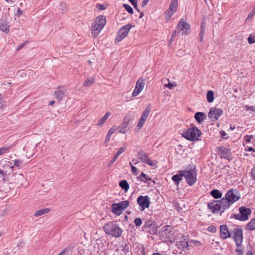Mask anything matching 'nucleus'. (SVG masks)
<instances>
[{
  "instance_id": "f257e3e1",
  "label": "nucleus",
  "mask_w": 255,
  "mask_h": 255,
  "mask_svg": "<svg viewBox=\"0 0 255 255\" xmlns=\"http://www.w3.org/2000/svg\"><path fill=\"white\" fill-rule=\"evenodd\" d=\"M107 22L105 17H96L91 27L93 37L96 38L99 35Z\"/></svg>"
},
{
  "instance_id": "f03ea898",
  "label": "nucleus",
  "mask_w": 255,
  "mask_h": 255,
  "mask_svg": "<svg viewBox=\"0 0 255 255\" xmlns=\"http://www.w3.org/2000/svg\"><path fill=\"white\" fill-rule=\"evenodd\" d=\"M240 198V195L237 190L230 189L226 193L225 198H222L224 206L228 209L231 205L238 201Z\"/></svg>"
},
{
  "instance_id": "7ed1b4c3",
  "label": "nucleus",
  "mask_w": 255,
  "mask_h": 255,
  "mask_svg": "<svg viewBox=\"0 0 255 255\" xmlns=\"http://www.w3.org/2000/svg\"><path fill=\"white\" fill-rule=\"evenodd\" d=\"M104 229L106 234L116 238L120 237L122 233L121 229L114 222L106 224L104 226Z\"/></svg>"
},
{
  "instance_id": "20e7f679",
  "label": "nucleus",
  "mask_w": 255,
  "mask_h": 255,
  "mask_svg": "<svg viewBox=\"0 0 255 255\" xmlns=\"http://www.w3.org/2000/svg\"><path fill=\"white\" fill-rule=\"evenodd\" d=\"M201 133L200 130L196 127H192L189 128L186 131L184 132L182 135L188 140L195 141L198 139Z\"/></svg>"
},
{
  "instance_id": "39448f33",
  "label": "nucleus",
  "mask_w": 255,
  "mask_h": 255,
  "mask_svg": "<svg viewBox=\"0 0 255 255\" xmlns=\"http://www.w3.org/2000/svg\"><path fill=\"white\" fill-rule=\"evenodd\" d=\"M224 205L222 199L220 200H215L211 203H208V206L212 212H219L220 215H221L225 210L227 209Z\"/></svg>"
},
{
  "instance_id": "423d86ee",
  "label": "nucleus",
  "mask_w": 255,
  "mask_h": 255,
  "mask_svg": "<svg viewBox=\"0 0 255 255\" xmlns=\"http://www.w3.org/2000/svg\"><path fill=\"white\" fill-rule=\"evenodd\" d=\"M131 27V25L129 23L121 27L118 32L117 37L115 39L116 42H120L126 38L128 36Z\"/></svg>"
},
{
  "instance_id": "0eeeda50",
  "label": "nucleus",
  "mask_w": 255,
  "mask_h": 255,
  "mask_svg": "<svg viewBox=\"0 0 255 255\" xmlns=\"http://www.w3.org/2000/svg\"><path fill=\"white\" fill-rule=\"evenodd\" d=\"M183 175L189 185H192L195 183L197 172L195 168L183 171Z\"/></svg>"
},
{
  "instance_id": "6e6552de",
  "label": "nucleus",
  "mask_w": 255,
  "mask_h": 255,
  "mask_svg": "<svg viewBox=\"0 0 255 255\" xmlns=\"http://www.w3.org/2000/svg\"><path fill=\"white\" fill-rule=\"evenodd\" d=\"M129 205L128 201H124L119 203L114 204L112 206V211L117 215H120L122 214L124 210Z\"/></svg>"
},
{
  "instance_id": "1a4fd4ad",
  "label": "nucleus",
  "mask_w": 255,
  "mask_h": 255,
  "mask_svg": "<svg viewBox=\"0 0 255 255\" xmlns=\"http://www.w3.org/2000/svg\"><path fill=\"white\" fill-rule=\"evenodd\" d=\"M239 214L234 215L235 219L240 221H246L248 220L249 216L251 214V210L245 207H241L239 208Z\"/></svg>"
},
{
  "instance_id": "9d476101",
  "label": "nucleus",
  "mask_w": 255,
  "mask_h": 255,
  "mask_svg": "<svg viewBox=\"0 0 255 255\" xmlns=\"http://www.w3.org/2000/svg\"><path fill=\"white\" fill-rule=\"evenodd\" d=\"M137 157L142 162L147 164L150 166H155L157 162L156 160H151L147 154L143 151H140L137 154Z\"/></svg>"
},
{
  "instance_id": "9b49d317",
  "label": "nucleus",
  "mask_w": 255,
  "mask_h": 255,
  "mask_svg": "<svg viewBox=\"0 0 255 255\" xmlns=\"http://www.w3.org/2000/svg\"><path fill=\"white\" fill-rule=\"evenodd\" d=\"M190 29V24L184 19H181L177 26V30L181 34H188Z\"/></svg>"
},
{
  "instance_id": "f8f14e48",
  "label": "nucleus",
  "mask_w": 255,
  "mask_h": 255,
  "mask_svg": "<svg viewBox=\"0 0 255 255\" xmlns=\"http://www.w3.org/2000/svg\"><path fill=\"white\" fill-rule=\"evenodd\" d=\"M137 202L141 211L148 208L150 205V198L148 196H139L137 199Z\"/></svg>"
},
{
  "instance_id": "ddd939ff",
  "label": "nucleus",
  "mask_w": 255,
  "mask_h": 255,
  "mask_svg": "<svg viewBox=\"0 0 255 255\" xmlns=\"http://www.w3.org/2000/svg\"><path fill=\"white\" fill-rule=\"evenodd\" d=\"M223 113V111L221 109L213 107L210 110L208 117L212 121H215L219 119Z\"/></svg>"
},
{
  "instance_id": "4468645a",
  "label": "nucleus",
  "mask_w": 255,
  "mask_h": 255,
  "mask_svg": "<svg viewBox=\"0 0 255 255\" xmlns=\"http://www.w3.org/2000/svg\"><path fill=\"white\" fill-rule=\"evenodd\" d=\"M150 110L151 107L149 105L146 107L144 112L142 114L141 117L137 123V128L139 129H141L143 126L146 120V119L150 113Z\"/></svg>"
},
{
  "instance_id": "2eb2a0df",
  "label": "nucleus",
  "mask_w": 255,
  "mask_h": 255,
  "mask_svg": "<svg viewBox=\"0 0 255 255\" xmlns=\"http://www.w3.org/2000/svg\"><path fill=\"white\" fill-rule=\"evenodd\" d=\"M10 20H12V18H8L7 17H4L0 20V29L3 32L8 33L9 31Z\"/></svg>"
},
{
  "instance_id": "dca6fc26",
  "label": "nucleus",
  "mask_w": 255,
  "mask_h": 255,
  "mask_svg": "<svg viewBox=\"0 0 255 255\" xmlns=\"http://www.w3.org/2000/svg\"><path fill=\"white\" fill-rule=\"evenodd\" d=\"M145 85L144 80L139 78L136 82L135 89L133 91L132 96H137L143 89Z\"/></svg>"
},
{
  "instance_id": "f3484780",
  "label": "nucleus",
  "mask_w": 255,
  "mask_h": 255,
  "mask_svg": "<svg viewBox=\"0 0 255 255\" xmlns=\"http://www.w3.org/2000/svg\"><path fill=\"white\" fill-rule=\"evenodd\" d=\"M234 238L236 245H241L243 241V231L239 228L235 229Z\"/></svg>"
},
{
  "instance_id": "a211bd4d",
  "label": "nucleus",
  "mask_w": 255,
  "mask_h": 255,
  "mask_svg": "<svg viewBox=\"0 0 255 255\" xmlns=\"http://www.w3.org/2000/svg\"><path fill=\"white\" fill-rule=\"evenodd\" d=\"M220 236L223 239H226L230 237V233L227 225L220 226Z\"/></svg>"
},
{
  "instance_id": "6ab92c4d",
  "label": "nucleus",
  "mask_w": 255,
  "mask_h": 255,
  "mask_svg": "<svg viewBox=\"0 0 255 255\" xmlns=\"http://www.w3.org/2000/svg\"><path fill=\"white\" fill-rule=\"evenodd\" d=\"M25 180V179L22 174L19 173L14 175V183L16 184L18 187L23 185V181Z\"/></svg>"
},
{
  "instance_id": "aec40b11",
  "label": "nucleus",
  "mask_w": 255,
  "mask_h": 255,
  "mask_svg": "<svg viewBox=\"0 0 255 255\" xmlns=\"http://www.w3.org/2000/svg\"><path fill=\"white\" fill-rule=\"evenodd\" d=\"M178 6V0H171L168 9L169 15H173L176 11Z\"/></svg>"
},
{
  "instance_id": "412c9836",
  "label": "nucleus",
  "mask_w": 255,
  "mask_h": 255,
  "mask_svg": "<svg viewBox=\"0 0 255 255\" xmlns=\"http://www.w3.org/2000/svg\"><path fill=\"white\" fill-rule=\"evenodd\" d=\"M194 118L198 123H202L206 119V115L202 112H197L195 114Z\"/></svg>"
},
{
  "instance_id": "4be33fe9",
  "label": "nucleus",
  "mask_w": 255,
  "mask_h": 255,
  "mask_svg": "<svg viewBox=\"0 0 255 255\" xmlns=\"http://www.w3.org/2000/svg\"><path fill=\"white\" fill-rule=\"evenodd\" d=\"M111 115V113L110 112H107L105 115L98 121L97 125L100 127L103 126L106 123V121Z\"/></svg>"
},
{
  "instance_id": "5701e85b",
  "label": "nucleus",
  "mask_w": 255,
  "mask_h": 255,
  "mask_svg": "<svg viewBox=\"0 0 255 255\" xmlns=\"http://www.w3.org/2000/svg\"><path fill=\"white\" fill-rule=\"evenodd\" d=\"M176 246L179 249L183 250L188 247V243L185 240L177 241L176 243Z\"/></svg>"
},
{
  "instance_id": "b1692460",
  "label": "nucleus",
  "mask_w": 255,
  "mask_h": 255,
  "mask_svg": "<svg viewBox=\"0 0 255 255\" xmlns=\"http://www.w3.org/2000/svg\"><path fill=\"white\" fill-rule=\"evenodd\" d=\"M170 229L171 228L169 226H164L161 228L160 230V232L161 235L163 236H165L166 238L170 237Z\"/></svg>"
},
{
  "instance_id": "393cba45",
  "label": "nucleus",
  "mask_w": 255,
  "mask_h": 255,
  "mask_svg": "<svg viewBox=\"0 0 255 255\" xmlns=\"http://www.w3.org/2000/svg\"><path fill=\"white\" fill-rule=\"evenodd\" d=\"M50 210L49 208H44V209L37 210L35 212V213L34 214V216L35 217H38V216L47 214L50 212Z\"/></svg>"
},
{
  "instance_id": "a878e982",
  "label": "nucleus",
  "mask_w": 255,
  "mask_h": 255,
  "mask_svg": "<svg viewBox=\"0 0 255 255\" xmlns=\"http://www.w3.org/2000/svg\"><path fill=\"white\" fill-rule=\"evenodd\" d=\"M61 88H63L62 86H59L57 89H59ZM55 94L57 98L61 101L64 96V92L61 90H58L55 92Z\"/></svg>"
},
{
  "instance_id": "bb28decb",
  "label": "nucleus",
  "mask_w": 255,
  "mask_h": 255,
  "mask_svg": "<svg viewBox=\"0 0 255 255\" xmlns=\"http://www.w3.org/2000/svg\"><path fill=\"white\" fill-rule=\"evenodd\" d=\"M116 130L115 128H112L108 130L105 140L106 144L109 142L112 135L116 131Z\"/></svg>"
},
{
  "instance_id": "cd10ccee",
  "label": "nucleus",
  "mask_w": 255,
  "mask_h": 255,
  "mask_svg": "<svg viewBox=\"0 0 255 255\" xmlns=\"http://www.w3.org/2000/svg\"><path fill=\"white\" fill-rule=\"evenodd\" d=\"M118 129L119 132L126 133L128 131V125L122 123V124L119 126Z\"/></svg>"
},
{
  "instance_id": "c85d7f7f",
  "label": "nucleus",
  "mask_w": 255,
  "mask_h": 255,
  "mask_svg": "<svg viewBox=\"0 0 255 255\" xmlns=\"http://www.w3.org/2000/svg\"><path fill=\"white\" fill-rule=\"evenodd\" d=\"M205 28L206 24L204 22H203L201 26V31L199 34V39L200 41H202L203 40L204 35L205 33Z\"/></svg>"
},
{
  "instance_id": "c756f323",
  "label": "nucleus",
  "mask_w": 255,
  "mask_h": 255,
  "mask_svg": "<svg viewBox=\"0 0 255 255\" xmlns=\"http://www.w3.org/2000/svg\"><path fill=\"white\" fill-rule=\"evenodd\" d=\"M182 176H184L183 172L180 174H177L173 175L172 177V179L176 183V184L178 185L179 183V182L182 180Z\"/></svg>"
},
{
  "instance_id": "7c9ffc66",
  "label": "nucleus",
  "mask_w": 255,
  "mask_h": 255,
  "mask_svg": "<svg viewBox=\"0 0 255 255\" xmlns=\"http://www.w3.org/2000/svg\"><path fill=\"white\" fill-rule=\"evenodd\" d=\"M95 82L94 78H88L83 83V86L87 87L94 84Z\"/></svg>"
},
{
  "instance_id": "2f4dec72",
  "label": "nucleus",
  "mask_w": 255,
  "mask_h": 255,
  "mask_svg": "<svg viewBox=\"0 0 255 255\" xmlns=\"http://www.w3.org/2000/svg\"><path fill=\"white\" fill-rule=\"evenodd\" d=\"M211 195L215 199L222 197V194L218 190L214 189L211 192Z\"/></svg>"
},
{
  "instance_id": "473e14b6",
  "label": "nucleus",
  "mask_w": 255,
  "mask_h": 255,
  "mask_svg": "<svg viewBox=\"0 0 255 255\" xmlns=\"http://www.w3.org/2000/svg\"><path fill=\"white\" fill-rule=\"evenodd\" d=\"M120 186L125 190V191L126 192L128 188H129V185L128 183V182L125 180H122L120 182Z\"/></svg>"
},
{
  "instance_id": "72a5a7b5",
  "label": "nucleus",
  "mask_w": 255,
  "mask_h": 255,
  "mask_svg": "<svg viewBox=\"0 0 255 255\" xmlns=\"http://www.w3.org/2000/svg\"><path fill=\"white\" fill-rule=\"evenodd\" d=\"M207 99L209 103H212L214 100V92L210 90L207 92Z\"/></svg>"
},
{
  "instance_id": "f704fd0d",
  "label": "nucleus",
  "mask_w": 255,
  "mask_h": 255,
  "mask_svg": "<svg viewBox=\"0 0 255 255\" xmlns=\"http://www.w3.org/2000/svg\"><path fill=\"white\" fill-rule=\"evenodd\" d=\"M72 252V249L71 247H69L63 249L58 255H68L69 253H71Z\"/></svg>"
},
{
  "instance_id": "c9c22d12",
  "label": "nucleus",
  "mask_w": 255,
  "mask_h": 255,
  "mask_svg": "<svg viewBox=\"0 0 255 255\" xmlns=\"http://www.w3.org/2000/svg\"><path fill=\"white\" fill-rule=\"evenodd\" d=\"M248 228L250 230H254L255 229V219H253L247 225Z\"/></svg>"
},
{
  "instance_id": "e433bc0d",
  "label": "nucleus",
  "mask_w": 255,
  "mask_h": 255,
  "mask_svg": "<svg viewBox=\"0 0 255 255\" xmlns=\"http://www.w3.org/2000/svg\"><path fill=\"white\" fill-rule=\"evenodd\" d=\"M126 149V147L125 146L123 147H121L119 148L118 151L115 154V156L118 158V157L123 153Z\"/></svg>"
},
{
  "instance_id": "4c0bfd02",
  "label": "nucleus",
  "mask_w": 255,
  "mask_h": 255,
  "mask_svg": "<svg viewBox=\"0 0 255 255\" xmlns=\"http://www.w3.org/2000/svg\"><path fill=\"white\" fill-rule=\"evenodd\" d=\"M11 148V146H3L0 148V155L6 152Z\"/></svg>"
},
{
  "instance_id": "58836bf2",
  "label": "nucleus",
  "mask_w": 255,
  "mask_h": 255,
  "mask_svg": "<svg viewBox=\"0 0 255 255\" xmlns=\"http://www.w3.org/2000/svg\"><path fill=\"white\" fill-rule=\"evenodd\" d=\"M141 180L142 181L146 182L148 180H151L150 178H148L147 176L144 174L143 172H141L140 175Z\"/></svg>"
},
{
  "instance_id": "ea45409f",
  "label": "nucleus",
  "mask_w": 255,
  "mask_h": 255,
  "mask_svg": "<svg viewBox=\"0 0 255 255\" xmlns=\"http://www.w3.org/2000/svg\"><path fill=\"white\" fill-rule=\"evenodd\" d=\"M131 118L130 116L127 115L124 117L122 123L128 125V123L131 121Z\"/></svg>"
},
{
  "instance_id": "a19ab883",
  "label": "nucleus",
  "mask_w": 255,
  "mask_h": 255,
  "mask_svg": "<svg viewBox=\"0 0 255 255\" xmlns=\"http://www.w3.org/2000/svg\"><path fill=\"white\" fill-rule=\"evenodd\" d=\"M237 248L236 249V252L237 253V255H243V251L242 248L240 246V245L237 246Z\"/></svg>"
},
{
  "instance_id": "79ce46f5",
  "label": "nucleus",
  "mask_w": 255,
  "mask_h": 255,
  "mask_svg": "<svg viewBox=\"0 0 255 255\" xmlns=\"http://www.w3.org/2000/svg\"><path fill=\"white\" fill-rule=\"evenodd\" d=\"M124 7L128 12L129 13H130V14L133 13V9L128 4H124Z\"/></svg>"
},
{
  "instance_id": "37998d69",
  "label": "nucleus",
  "mask_w": 255,
  "mask_h": 255,
  "mask_svg": "<svg viewBox=\"0 0 255 255\" xmlns=\"http://www.w3.org/2000/svg\"><path fill=\"white\" fill-rule=\"evenodd\" d=\"M248 41L250 44L255 43V37L252 35H250L248 38Z\"/></svg>"
},
{
  "instance_id": "c03bdc74",
  "label": "nucleus",
  "mask_w": 255,
  "mask_h": 255,
  "mask_svg": "<svg viewBox=\"0 0 255 255\" xmlns=\"http://www.w3.org/2000/svg\"><path fill=\"white\" fill-rule=\"evenodd\" d=\"M134 223L136 226L139 227L142 224L141 219L139 218H137L134 219Z\"/></svg>"
},
{
  "instance_id": "a18cd8bd",
  "label": "nucleus",
  "mask_w": 255,
  "mask_h": 255,
  "mask_svg": "<svg viewBox=\"0 0 255 255\" xmlns=\"http://www.w3.org/2000/svg\"><path fill=\"white\" fill-rule=\"evenodd\" d=\"M22 164V161L20 160H16L14 161V165L18 168H20Z\"/></svg>"
},
{
  "instance_id": "49530a36",
  "label": "nucleus",
  "mask_w": 255,
  "mask_h": 255,
  "mask_svg": "<svg viewBox=\"0 0 255 255\" xmlns=\"http://www.w3.org/2000/svg\"><path fill=\"white\" fill-rule=\"evenodd\" d=\"M208 231L212 233H215L216 231V228L214 226H210L208 228Z\"/></svg>"
},
{
  "instance_id": "de8ad7c7",
  "label": "nucleus",
  "mask_w": 255,
  "mask_h": 255,
  "mask_svg": "<svg viewBox=\"0 0 255 255\" xmlns=\"http://www.w3.org/2000/svg\"><path fill=\"white\" fill-rule=\"evenodd\" d=\"M118 157H116L115 155L113 157V158L112 159V160L110 161L109 163L108 164V167H110L117 159Z\"/></svg>"
},
{
  "instance_id": "09e8293b",
  "label": "nucleus",
  "mask_w": 255,
  "mask_h": 255,
  "mask_svg": "<svg viewBox=\"0 0 255 255\" xmlns=\"http://www.w3.org/2000/svg\"><path fill=\"white\" fill-rule=\"evenodd\" d=\"M165 86L168 87L170 89H172L173 87L176 86V84L169 82L168 84H165Z\"/></svg>"
},
{
  "instance_id": "8fccbe9b",
  "label": "nucleus",
  "mask_w": 255,
  "mask_h": 255,
  "mask_svg": "<svg viewBox=\"0 0 255 255\" xmlns=\"http://www.w3.org/2000/svg\"><path fill=\"white\" fill-rule=\"evenodd\" d=\"M252 178L255 181V166L253 168L251 172Z\"/></svg>"
},
{
  "instance_id": "3c124183",
  "label": "nucleus",
  "mask_w": 255,
  "mask_h": 255,
  "mask_svg": "<svg viewBox=\"0 0 255 255\" xmlns=\"http://www.w3.org/2000/svg\"><path fill=\"white\" fill-rule=\"evenodd\" d=\"M254 137L253 135H246L245 136L246 141L247 142H250L252 138Z\"/></svg>"
},
{
  "instance_id": "603ef678",
  "label": "nucleus",
  "mask_w": 255,
  "mask_h": 255,
  "mask_svg": "<svg viewBox=\"0 0 255 255\" xmlns=\"http://www.w3.org/2000/svg\"><path fill=\"white\" fill-rule=\"evenodd\" d=\"M97 7L100 10H104L106 8L105 5L100 4L97 5Z\"/></svg>"
},
{
  "instance_id": "864d4df0",
  "label": "nucleus",
  "mask_w": 255,
  "mask_h": 255,
  "mask_svg": "<svg viewBox=\"0 0 255 255\" xmlns=\"http://www.w3.org/2000/svg\"><path fill=\"white\" fill-rule=\"evenodd\" d=\"M131 169L132 172L134 174H135V175H136L137 174V169L135 167H134V166H132Z\"/></svg>"
},
{
  "instance_id": "5fc2aeb1",
  "label": "nucleus",
  "mask_w": 255,
  "mask_h": 255,
  "mask_svg": "<svg viewBox=\"0 0 255 255\" xmlns=\"http://www.w3.org/2000/svg\"><path fill=\"white\" fill-rule=\"evenodd\" d=\"M246 110H251L252 111H254V110H255V108L253 106H246Z\"/></svg>"
},
{
  "instance_id": "6e6d98bb",
  "label": "nucleus",
  "mask_w": 255,
  "mask_h": 255,
  "mask_svg": "<svg viewBox=\"0 0 255 255\" xmlns=\"http://www.w3.org/2000/svg\"><path fill=\"white\" fill-rule=\"evenodd\" d=\"M128 0L131 3V4L134 6V7L135 8L136 7V6H137L136 1H135L134 0Z\"/></svg>"
},
{
  "instance_id": "4d7b16f0",
  "label": "nucleus",
  "mask_w": 255,
  "mask_h": 255,
  "mask_svg": "<svg viewBox=\"0 0 255 255\" xmlns=\"http://www.w3.org/2000/svg\"><path fill=\"white\" fill-rule=\"evenodd\" d=\"M149 1V0H143L142 2V4H141L142 6L143 7L145 5H146Z\"/></svg>"
},
{
  "instance_id": "13d9d810",
  "label": "nucleus",
  "mask_w": 255,
  "mask_h": 255,
  "mask_svg": "<svg viewBox=\"0 0 255 255\" xmlns=\"http://www.w3.org/2000/svg\"><path fill=\"white\" fill-rule=\"evenodd\" d=\"M174 37H175V32L173 34H172L171 37L170 38V39L169 41V45L171 43L172 41L173 40Z\"/></svg>"
},
{
  "instance_id": "bf43d9fd",
  "label": "nucleus",
  "mask_w": 255,
  "mask_h": 255,
  "mask_svg": "<svg viewBox=\"0 0 255 255\" xmlns=\"http://www.w3.org/2000/svg\"><path fill=\"white\" fill-rule=\"evenodd\" d=\"M255 14V7L253 8L252 12L249 14L248 16H253Z\"/></svg>"
},
{
  "instance_id": "052dcab7",
  "label": "nucleus",
  "mask_w": 255,
  "mask_h": 255,
  "mask_svg": "<svg viewBox=\"0 0 255 255\" xmlns=\"http://www.w3.org/2000/svg\"><path fill=\"white\" fill-rule=\"evenodd\" d=\"M22 14V11L20 9H17V13L16 14H18V15H21Z\"/></svg>"
},
{
  "instance_id": "680f3d73",
  "label": "nucleus",
  "mask_w": 255,
  "mask_h": 255,
  "mask_svg": "<svg viewBox=\"0 0 255 255\" xmlns=\"http://www.w3.org/2000/svg\"><path fill=\"white\" fill-rule=\"evenodd\" d=\"M132 162L134 165H136L138 163V161L137 159H133L132 160Z\"/></svg>"
},
{
  "instance_id": "e2e57ef3",
  "label": "nucleus",
  "mask_w": 255,
  "mask_h": 255,
  "mask_svg": "<svg viewBox=\"0 0 255 255\" xmlns=\"http://www.w3.org/2000/svg\"><path fill=\"white\" fill-rule=\"evenodd\" d=\"M26 42H24L23 44H22L21 45H20L17 48V50L18 51L21 48H22V47H23L25 44Z\"/></svg>"
},
{
  "instance_id": "0e129e2a",
  "label": "nucleus",
  "mask_w": 255,
  "mask_h": 255,
  "mask_svg": "<svg viewBox=\"0 0 255 255\" xmlns=\"http://www.w3.org/2000/svg\"><path fill=\"white\" fill-rule=\"evenodd\" d=\"M0 174L2 176H5L6 175V173L1 170L0 169Z\"/></svg>"
},
{
  "instance_id": "69168bd1",
  "label": "nucleus",
  "mask_w": 255,
  "mask_h": 255,
  "mask_svg": "<svg viewBox=\"0 0 255 255\" xmlns=\"http://www.w3.org/2000/svg\"><path fill=\"white\" fill-rule=\"evenodd\" d=\"M221 136L222 137H224L226 134V133H225V132L224 131H222L221 133Z\"/></svg>"
},
{
  "instance_id": "338daca9",
  "label": "nucleus",
  "mask_w": 255,
  "mask_h": 255,
  "mask_svg": "<svg viewBox=\"0 0 255 255\" xmlns=\"http://www.w3.org/2000/svg\"><path fill=\"white\" fill-rule=\"evenodd\" d=\"M55 103L54 101H51L49 104L50 105L52 106Z\"/></svg>"
},
{
  "instance_id": "774afa93",
  "label": "nucleus",
  "mask_w": 255,
  "mask_h": 255,
  "mask_svg": "<svg viewBox=\"0 0 255 255\" xmlns=\"http://www.w3.org/2000/svg\"><path fill=\"white\" fill-rule=\"evenodd\" d=\"M247 255H253V253H252V252H249L247 253Z\"/></svg>"
}]
</instances>
